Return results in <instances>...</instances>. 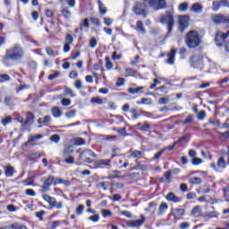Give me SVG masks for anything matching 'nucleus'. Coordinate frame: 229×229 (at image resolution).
<instances>
[{
    "instance_id": "28",
    "label": "nucleus",
    "mask_w": 229,
    "mask_h": 229,
    "mask_svg": "<svg viewBox=\"0 0 229 229\" xmlns=\"http://www.w3.org/2000/svg\"><path fill=\"white\" fill-rule=\"evenodd\" d=\"M113 68L114 64H112V61H110V57L106 56V69H107V71H112Z\"/></svg>"
},
{
    "instance_id": "8",
    "label": "nucleus",
    "mask_w": 229,
    "mask_h": 229,
    "mask_svg": "<svg viewBox=\"0 0 229 229\" xmlns=\"http://www.w3.org/2000/svg\"><path fill=\"white\" fill-rule=\"evenodd\" d=\"M55 176L50 175L47 179L44 180L43 184L41 186L40 192H47L51 191V186L55 185Z\"/></svg>"
},
{
    "instance_id": "42",
    "label": "nucleus",
    "mask_w": 229,
    "mask_h": 229,
    "mask_svg": "<svg viewBox=\"0 0 229 229\" xmlns=\"http://www.w3.org/2000/svg\"><path fill=\"white\" fill-rule=\"evenodd\" d=\"M46 51H47V54L48 55V56H58V53H55V51H53V48H51V47H47V48H46Z\"/></svg>"
},
{
    "instance_id": "13",
    "label": "nucleus",
    "mask_w": 229,
    "mask_h": 229,
    "mask_svg": "<svg viewBox=\"0 0 229 229\" xmlns=\"http://www.w3.org/2000/svg\"><path fill=\"white\" fill-rule=\"evenodd\" d=\"M190 12L192 13H203V4L195 3L191 5Z\"/></svg>"
},
{
    "instance_id": "48",
    "label": "nucleus",
    "mask_w": 229,
    "mask_h": 229,
    "mask_svg": "<svg viewBox=\"0 0 229 229\" xmlns=\"http://www.w3.org/2000/svg\"><path fill=\"white\" fill-rule=\"evenodd\" d=\"M89 221H92L93 223H98L99 221V215L95 214L88 218Z\"/></svg>"
},
{
    "instance_id": "47",
    "label": "nucleus",
    "mask_w": 229,
    "mask_h": 229,
    "mask_svg": "<svg viewBox=\"0 0 229 229\" xmlns=\"http://www.w3.org/2000/svg\"><path fill=\"white\" fill-rule=\"evenodd\" d=\"M44 216H46V211L44 210L36 213V217H38L39 221H44Z\"/></svg>"
},
{
    "instance_id": "56",
    "label": "nucleus",
    "mask_w": 229,
    "mask_h": 229,
    "mask_svg": "<svg viewBox=\"0 0 229 229\" xmlns=\"http://www.w3.org/2000/svg\"><path fill=\"white\" fill-rule=\"evenodd\" d=\"M25 194L27 196H30L31 198L37 196V193L35 192V191H33L32 189H28L25 191Z\"/></svg>"
},
{
    "instance_id": "26",
    "label": "nucleus",
    "mask_w": 229,
    "mask_h": 229,
    "mask_svg": "<svg viewBox=\"0 0 229 229\" xmlns=\"http://www.w3.org/2000/svg\"><path fill=\"white\" fill-rule=\"evenodd\" d=\"M131 157L132 158H142V157H144V152L140 150H134L131 153Z\"/></svg>"
},
{
    "instance_id": "52",
    "label": "nucleus",
    "mask_w": 229,
    "mask_h": 229,
    "mask_svg": "<svg viewBox=\"0 0 229 229\" xmlns=\"http://www.w3.org/2000/svg\"><path fill=\"white\" fill-rule=\"evenodd\" d=\"M137 105H151L150 98H141V102H137Z\"/></svg>"
},
{
    "instance_id": "40",
    "label": "nucleus",
    "mask_w": 229,
    "mask_h": 229,
    "mask_svg": "<svg viewBox=\"0 0 229 229\" xmlns=\"http://www.w3.org/2000/svg\"><path fill=\"white\" fill-rule=\"evenodd\" d=\"M112 164V159H100L98 161L99 165H110Z\"/></svg>"
},
{
    "instance_id": "32",
    "label": "nucleus",
    "mask_w": 229,
    "mask_h": 229,
    "mask_svg": "<svg viewBox=\"0 0 229 229\" xmlns=\"http://www.w3.org/2000/svg\"><path fill=\"white\" fill-rule=\"evenodd\" d=\"M90 103L93 105H103V99L99 97H95L90 99Z\"/></svg>"
},
{
    "instance_id": "9",
    "label": "nucleus",
    "mask_w": 229,
    "mask_h": 229,
    "mask_svg": "<svg viewBox=\"0 0 229 229\" xmlns=\"http://www.w3.org/2000/svg\"><path fill=\"white\" fill-rule=\"evenodd\" d=\"M229 37V30L227 33H223L221 31H217L215 37V42L218 47H222L223 44H225V40Z\"/></svg>"
},
{
    "instance_id": "54",
    "label": "nucleus",
    "mask_w": 229,
    "mask_h": 229,
    "mask_svg": "<svg viewBox=\"0 0 229 229\" xmlns=\"http://www.w3.org/2000/svg\"><path fill=\"white\" fill-rule=\"evenodd\" d=\"M65 44H72L74 42V39L72 38V36L71 34H67L65 37Z\"/></svg>"
},
{
    "instance_id": "4",
    "label": "nucleus",
    "mask_w": 229,
    "mask_h": 229,
    "mask_svg": "<svg viewBox=\"0 0 229 229\" xmlns=\"http://www.w3.org/2000/svg\"><path fill=\"white\" fill-rule=\"evenodd\" d=\"M148 8H149L148 4L146 3V0L142 2H136L132 6V12L135 15H139L146 19L148 17Z\"/></svg>"
},
{
    "instance_id": "50",
    "label": "nucleus",
    "mask_w": 229,
    "mask_h": 229,
    "mask_svg": "<svg viewBox=\"0 0 229 229\" xmlns=\"http://www.w3.org/2000/svg\"><path fill=\"white\" fill-rule=\"evenodd\" d=\"M90 22H92V24H94V26H98V27L101 26V21L98 18L91 17Z\"/></svg>"
},
{
    "instance_id": "17",
    "label": "nucleus",
    "mask_w": 229,
    "mask_h": 229,
    "mask_svg": "<svg viewBox=\"0 0 229 229\" xmlns=\"http://www.w3.org/2000/svg\"><path fill=\"white\" fill-rule=\"evenodd\" d=\"M166 199L167 201H173V203H178V201H180V198H178V196H176L174 192H169L166 195Z\"/></svg>"
},
{
    "instance_id": "3",
    "label": "nucleus",
    "mask_w": 229,
    "mask_h": 229,
    "mask_svg": "<svg viewBox=\"0 0 229 229\" xmlns=\"http://www.w3.org/2000/svg\"><path fill=\"white\" fill-rule=\"evenodd\" d=\"M157 22L166 24L168 30L167 37H171L173 27L174 26V16L173 15V12L166 11L165 14L160 15L159 20H157Z\"/></svg>"
},
{
    "instance_id": "20",
    "label": "nucleus",
    "mask_w": 229,
    "mask_h": 229,
    "mask_svg": "<svg viewBox=\"0 0 229 229\" xmlns=\"http://www.w3.org/2000/svg\"><path fill=\"white\" fill-rule=\"evenodd\" d=\"M39 157H40V153L31 152L30 154L28 155L27 160H29V162H31L33 160L38 159Z\"/></svg>"
},
{
    "instance_id": "33",
    "label": "nucleus",
    "mask_w": 229,
    "mask_h": 229,
    "mask_svg": "<svg viewBox=\"0 0 229 229\" xmlns=\"http://www.w3.org/2000/svg\"><path fill=\"white\" fill-rule=\"evenodd\" d=\"M190 183H192L193 185H199L201 183V178L199 177H193L190 179Z\"/></svg>"
},
{
    "instance_id": "6",
    "label": "nucleus",
    "mask_w": 229,
    "mask_h": 229,
    "mask_svg": "<svg viewBox=\"0 0 229 229\" xmlns=\"http://www.w3.org/2000/svg\"><path fill=\"white\" fill-rule=\"evenodd\" d=\"M190 62L193 69H199L200 71H203V69L205 68L203 64V55L201 54L193 55L191 57Z\"/></svg>"
},
{
    "instance_id": "12",
    "label": "nucleus",
    "mask_w": 229,
    "mask_h": 229,
    "mask_svg": "<svg viewBox=\"0 0 229 229\" xmlns=\"http://www.w3.org/2000/svg\"><path fill=\"white\" fill-rule=\"evenodd\" d=\"M44 136L42 134L30 135L27 142L24 143V146H30V144H33L37 142V140H40Z\"/></svg>"
},
{
    "instance_id": "59",
    "label": "nucleus",
    "mask_w": 229,
    "mask_h": 229,
    "mask_svg": "<svg viewBox=\"0 0 229 229\" xmlns=\"http://www.w3.org/2000/svg\"><path fill=\"white\" fill-rule=\"evenodd\" d=\"M10 123H12V116H6L2 120V123L4 124V126H6V124H10Z\"/></svg>"
},
{
    "instance_id": "25",
    "label": "nucleus",
    "mask_w": 229,
    "mask_h": 229,
    "mask_svg": "<svg viewBox=\"0 0 229 229\" xmlns=\"http://www.w3.org/2000/svg\"><path fill=\"white\" fill-rule=\"evenodd\" d=\"M15 173V170L13 169V166L8 165L5 168V176H7L8 178H12V176H13V174Z\"/></svg>"
},
{
    "instance_id": "43",
    "label": "nucleus",
    "mask_w": 229,
    "mask_h": 229,
    "mask_svg": "<svg viewBox=\"0 0 229 229\" xmlns=\"http://www.w3.org/2000/svg\"><path fill=\"white\" fill-rule=\"evenodd\" d=\"M64 162L65 164L72 165V164H74V157L69 156V157H65V158L64 159Z\"/></svg>"
},
{
    "instance_id": "24",
    "label": "nucleus",
    "mask_w": 229,
    "mask_h": 229,
    "mask_svg": "<svg viewBox=\"0 0 229 229\" xmlns=\"http://www.w3.org/2000/svg\"><path fill=\"white\" fill-rule=\"evenodd\" d=\"M204 217H208V219H214V217H219V213L217 211L207 212L204 215Z\"/></svg>"
},
{
    "instance_id": "23",
    "label": "nucleus",
    "mask_w": 229,
    "mask_h": 229,
    "mask_svg": "<svg viewBox=\"0 0 229 229\" xmlns=\"http://www.w3.org/2000/svg\"><path fill=\"white\" fill-rule=\"evenodd\" d=\"M52 115L54 117H62V109L60 107L55 106L52 108Z\"/></svg>"
},
{
    "instance_id": "22",
    "label": "nucleus",
    "mask_w": 229,
    "mask_h": 229,
    "mask_svg": "<svg viewBox=\"0 0 229 229\" xmlns=\"http://www.w3.org/2000/svg\"><path fill=\"white\" fill-rule=\"evenodd\" d=\"M141 90H144V87L129 88L127 89L129 94H140Z\"/></svg>"
},
{
    "instance_id": "62",
    "label": "nucleus",
    "mask_w": 229,
    "mask_h": 229,
    "mask_svg": "<svg viewBox=\"0 0 229 229\" xmlns=\"http://www.w3.org/2000/svg\"><path fill=\"white\" fill-rule=\"evenodd\" d=\"M224 196L225 198V201H229V186L224 189Z\"/></svg>"
},
{
    "instance_id": "7",
    "label": "nucleus",
    "mask_w": 229,
    "mask_h": 229,
    "mask_svg": "<svg viewBox=\"0 0 229 229\" xmlns=\"http://www.w3.org/2000/svg\"><path fill=\"white\" fill-rule=\"evenodd\" d=\"M189 21H191V18L187 15L179 16L178 23L181 33H183L189 28Z\"/></svg>"
},
{
    "instance_id": "35",
    "label": "nucleus",
    "mask_w": 229,
    "mask_h": 229,
    "mask_svg": "<svg viewBox=\"0 0 229 229\" xmlns=\"http://www.w3.org/2000/svg\"><path fill=\"white\" fill-rule=\"evenodd\" d=\"M4 81H10V75L6 73L0 74V83H4Z\"/></svg>"
},
{
    "instance_id": "39",
    "label": "nucleus",
    "mask_w": 229,
    "mask_h": 229,
    "mask_svg": "<svg viewBox=\"0 0 229 229\" xmlns=\"http://www.w3.org/2000/svg\"><path fill=\"white\" fill-rule=\"evenodd\" d=\"M191 164L192 165H200V164H203V159L199 157H193Z\"/></svg>"
},
{
    "instance_id": "63",
    "label": "nucleus",
    "mask_w": 229,
    "mask_h": 229,
    "mask_svg": "<svg viewBox=\"0 0 229 229\" xmlns=\"http://www.w3.org/2000/svg\"><path fill=\"white\" fill-rule=\"evenodd\" d=\"M158 103L159 105H167V103H169V98H160Z\"/></svg>"
},
{
    "instance_id": "21",
    "label": "nucleus",
    "mask_w": 229,
    "mask_h": 229,
    "mask_svg": "<svg viewBox=\"0 0 229 229\" xmlns=\"http://www.w3.org/2000/svg\"><path fill=\"white\" fill-rule=\"evenodd\" d=\"M191 216H193V217H199L201 216V207L196 206L191 210Z\"/></svg>"
},
{
    "instance_id": "34",
    "label": "nucleus",
    "mask_w": 229,
    "mask_h": 229,
    "mask_svg": "<svg viewBox=\"0 0 229 229\" xmlns=\"http://www.w3.org/2000/svg\"><path fill=\"white\" fill-rule=\"evenodd\" d=\"M71 153H74V149L72 148V146H68L64 150V157H67V155H71Z\"/></svg>"
},
{
    "instance_id": "27",
    "label": "nucleus",
    "mask_w": 229,
    "mask_h": 229,
    "mask_svg": "<svg viewBox=\"0 0 229 229\" xmlns=\"http://www.w3.org/2000/svg\"><path fill=\"white\" fill-rule=\"evenodd\" d=\"M98 4L100 15H105V13H106V7L105 6V4H103V2H101V0H98Z\"/></svg>"
},
{
    "instance_id": "41",
    "label": "nucleus",
    "mask_w": 229,
    "mask_h": 229,
    "mask_svg": "<svg viewBox=\"0 0 229 229\" xmlns=\"http://www.w3.org/2000/svg\"><path fill=\"white\" fill-rule=\"evenodd\" d=\"M65 117H67V119H72V117H76V110H71L66 112Z\"/></svg>"
},
{
    "instance_id": "36",
    "label": "nucleus",
    "mask_w": 229,
    "mask_h": 229,
    "mask_svg": "<svg viewBox=\"0 0 229 229\" xmlns=\"http://www.w3.org/2000/svg\"><path fill=\"white\" fill-rule=\"evenodd\" d=\"M205 117H207V113L205 112V110H201L199 113H198L197 119L199 121H204Z\"/></svg>"
},
{
    "instance_id": "58",
    "label": "nucleus",
    "mask_w": 229,
    "mask_h": 229,
    "mask_svg": "<svg viewBox=\"0 0 229 229\" xmlns=\"http://www.w3.org/2000/svg\"><path fill=\"white\" fill-rule=\"evenodd\" d=\"M96 46H98V40L96 39V38H92L89 40V47H91L92 49H94V47H96Z\"/></svg>"
},
{
    "instance_id": "18",
    "label": "nucleus",
    "mask_w": 229,
    "mask_h": 229,
    "mask_svg": "<svg viewBox=\"0 0 229 229\" xmlns=\"http://www.w3.org/2000/svg\"><path fill=\"white\" fill-rule=\"evenodd\" d=\"M61 13L64 19H67V21H69L71 19V16L72 15L71 10H69V7L63 8Z\"/></svg>"
},
{
    "instance_id": "11",
    "label": "nucleus",
    "mask_w": 229,
    "mask_h": 229,
    "mask_svg": "<svg viewBox=\"0 0 229 229\" xmlns=\"http://www.w3.org/2000/svg\"><path fill=\"white\" fill-rule=\"evenodd\" d=\"M144 221H146V218L141 215V219L130 220L127 222V226H129V228H139V226H142V225H144Z\"/></svg>"
},
{
    "instance_id": "57",
    "label": "nucleus",
    "mask_w": 229,
    "mask_h": 229,
    "mask_svg": "<svg viewBox=\"0 0 229 229\" xmlns=\"http://www.w3.org/2000/svg\"><path fill=\"white\" fill-rule=\"evenodd\" d=\"M101 212L103 217H110V216H112V211H110L109 209H102Z\"/></svg>"
},
{
    "instance_id": "14",
    "label": "nucleus",
    "mask_w": 229,
    "mask_h": 229,
    "mask_svg": "<svg viewBox=\"0 0 229 229\" xmlns=\"http://www.w3.org/2000/svg\"><path fill=\"white\" fill-rule=\"evenodd\" d=\"M175 55H176V50L172 49L171 52L167 55L168 60H166V64H169V65H174Z\"/></svg>"
},
{
    "instance_id": "45",
    "label": "nucleus",
    "mask_w": 229,
    "mask_h": 229,
    "mask_svg": "<svg viewBox=\"0 0 229 229\" xmlns=\"http://www.w3.org/2000/svg\"><path fill=\"white\" fill-rule=\"evenodd\" d=\"M140 130L141 131H148L151 130V126L148 123H144L143 125L140 126Z\"/></svg>"
},
{
    "instance_id": "31",
    "label": "nucleus",
    "mask_w": 229,
    "mask_h": 229,
    "mask_svg": "<svg viewBox=\"0 0 229 229\" xmlns=\"http://www.w3.org/2000/svg\"><path fill=\"white\" fill-rule=\"evenodd\" d=\"M73 144L75 146H85V140L83 138H76L73 140Z\"/></svg>"
},
{
    "instance_id": "64",
    "label": "nucleus",
    "mask_w": 229,
    "mask_h": 229,
    "mask_svg": "<svg viewBox=\"0 0 229 229\" xmlns=\"http://www.w3.org/2000/svg\"><path fill=\"white\" fill-rule=\"evenodd\" d=\"M21 225H19L18 223H14L11 225H9L8 227H6V229H20Z\"/></svg>"
},
{
    "instance_id": "49",
    "label": "nucleus",
    "mask_w": 229,
    "mask_h": 229,
    "mask_svg": "<svg viewBox=\"0 0 229 229\" xmlns=\"http://www.w3.org/2000/svg\"><path fill=\"white\" fill-rule=\"evenodd\" d=\"M104 24H106V26H112V24H114V19L105 17L104 18Z\"/></svg>"
},
{
    "instance_id": "38",
    "label": "nucleus",
    "mask_w": 229,
    "mask_h": 229,
    "mask_svg": "<svg viewBox=\"0 0 229 229\" xmlns=\"http://www.w3.org/2000/svg\"><path fill=\"white\" fill-rule=\"evenodd\" d=\"M137 30L138 31H141V33H146V30L144 29V24L141 21H137Z\"/></svg>"
},
{
    "instance_id": "51",
    "label": "nucleus",
    "mask_w": 229,
    "mask_h": 229,
    "mask_svg": "<svg viewBox=\"0 0 229 229\" xmlns=\"http://www.w3.org/2000/svg\"><path fill=\"white\" fill-rule=\"evenodd\" d=\"M164 153H165V149H162V150L158 151L157 153L155 154L152 160H158V158H160V157H162V155H164Z\"/></svg>"
},
{
    "instance_id": "30",
    "label": "nucleus",
    "mask_w": 229,
    "mask_h": 229,
    "mask_svg": "<svg viewBox=\"0 0 229 229\" xmlns=\"http://www.w3.org/2000/svg\"><path fill=\"white\" fill-rule=\"evenodd\" d=\"M167 208H169V207L167 206V204L165 203H161L159 206V216H162V214H165V210H167Z\"/></svg>"
},
{
    "instance_id": "10",
    "label": "nucleus",
    "mask_w": 229,
    "mask_h": 229,
    "mask_svg": "<svg viewBox=\"0 0 229 229\" xmlns=\"http://www.w3.org/2000/svg\"><path fill=\"white\" fill-rule=\"evenodd\" d=\"M89 157H93V158H96V153H94L90 149H86L81 153V158H83L84 162H87V164H92V159Z\"/></svg>"
},
{
    "instance_id": "5",
    "label": "nucleus",
    "mask_w": 229,
    "mask_h": 229,
    "mask_svg": "<svg viewBox=\"0 0 229 229\" xmlns=\"http://www.w3.org/2000/svg\"><path fill=\"white\" fill-rule=\"evenodd\" d=\"M146 4H148V8H152L154 12H158V10H165V8H167L165 0H146Z\"/></svg>"
},
{
    "instance_id": "53",
    "label": "nucleus",
    "mask_w": 229,
    "mask_h": 229,
    "mask_svg": "<svg viewBox=\"0 0 229 229\" xmlns=\"http://www.w3.org/2000/svg\"><path fill=\"white\" fill-rule=\"evenodd\" d=\"M219 8H221V2H213V12H217L219 10Z\"/></svg>"
},
{
    "instance_id": "61",
    "label": "nucleus",
    "mask_w": 229,
    "mask_h": 229,
    "mask_svg": "<svg viewBox=\"0 0 229 229\" xmlns=\"http://www.w3.org/2000/svg\"><path fill=\"white\" fill-rule=\"evenodd\" d=\"M61 103H62L63 106H71V99L63 98Z\"/></svg>"
},
{
    "instance_id": "60",
    "label": "nucleus",
    "mask_w": 229,
    "mask_h": 229,
    "mask_svg": "<svg viewBox=\"0 0 229 229\" xmlns=\"http://www.w3.org/2000/svg\"><path fill=\"white\" fill-rule=\"evenodd\" d=\"M83 210H85V206L80 205V206L76 208V214H78V216H81V214H83Z\"/></svg>"
},
{
    "instance_id": "46",
    "label": "nucleus",
    "mask_w": 229,
    "mask_h": 229,
    "mask_svg": "<svg viewBox=\"0 0 229 229\" xmlns=\"http://www.w3.org/2000/svg\"><path fill=\"white\" fill-rule=\"evenodd\" d=\"M98 185H100V187H102L104 191H106V189H108V187H110L112 183L110 182H99Z\"/></svg>"
},
{
    "instance_id": "2",
    "label": "nucleus",
    "mask_w": 229,
    "mask_h": 229,
    "mask_svg": "<svg viewBox=\"0 0 229 229\" xmlns=\"http://www.w3.org/2000/svg\"><path fill=\"white\" fill-rule=\"evenodd\" d=\"M21 58H24V48L20 45H13L11 48L6 50L4 60H21Z\"/></svg>"
},
{
    "instance_id": "55",
    "label": "nucleus",
    "mask_w": 229,
    "mask_h": 229,
    "mask_svg": "<svg viewBox=\"0 0 229 229\" xmlns=\"http://www.w3.org/2000/svg\"><path fill=\"white\" fill-rule=\"evenodd\" d=\"M33 119H35V115L32 113H27V123L25 124H28V123H33Z\"/></svg>"
},
{
    "instance_id": "19",
    "label": "nucleus",
    "mask_w": 229,
    "mask_h": 229,
    "mask_svg": "<svg viewBox=\"0 0 229 229\" xmlns=\"http://www.w3.org/2000/svg\"><path fill=\"white\" fill-rule=\"evenodd\" d=\"M218 169H226V161L224 157H221L216 163Z\"/></svg>"
},
{
    "instance_id": "16",
    "label": "nucleus",
    "mask_w": 229,
    "mask_h": 229,
    "mask_svg": "<svg viewBox=\"0 0 229 229\" xmlns=\"http://www.w3.org/2000/svg\"><path fill=\"white\" fill-rule=\"evenodd\" d=\"M172 216H174V217H180L182 216H185V209L183 208L173 209Z\"/></svg>"
},
{
    "instance_id": "1",
    "label": "nucleus",
    "mask_w": 229,
    "mask_h": 229,
    "mask_svg": "<svg viewBox=\"0 0 229 229\" xmlns=\"http://www.w3.org/2000/svg\"><path fill=\"white\" fill-rule=\"evenodd\" d=\"M201 36L197 30H190L185 37V44L189 49H196L199 46H201Z\"/></svg>"
},
{
    "instance_id": "37",
    "label": "nucleus",
    "mask_w": 229,
    "mask_h": 229,
    "mask_svg": "<svg viewBox=\"0 0 229 229\" xmlns=\"http://www.w3.org/2000/svg\"><path fill=\"white\" fill-rule=\"evenodd\" d=\"M194 122V116L190 114L186 117V119L182 122V124H191Z\"/></svg>"
},
{
    "instance_id": "15",
    "label": "nucleus",
    "mask_w": 229,
    "mask_h": 229,
    "mask_svg": "<svg viewBox=\"0 0 229 229\" xmlns=\"http://www.w3.org/2000/svg\"><path fill=\"white\" fill-rule=\"evenodd\" d=\"M121 174V171L114 170L109 172V175L107 177H103L102 180H114L117 178Z\"/></svg>"
},
{
    "instance_id": "29",
    "label": "nucleus",
    "mask_w": 229,
    "mask_h": 229,
    "mask_svg": "<svg viewBox=\"0 0 229 229\" xmlns=\"http://www.w3.org/2000/svg\"><path fill=\"white\" fill-rule=\"evenodd\" d=\"M179 12H187L189 10V3L184 2L178 6Z\"/></svg>"
},
{
    "instance_id": "44",
    "label": "nucleus",
    "mask_w": 229,
    "mask_h": 229,
    "mask_svg": "<svg viewBox=\"0 0 229 229\" xmlns=\"http://www.w3.org/2000/svg\"><path fill=\"white\" fill-rule=\"evenodd\" d=\"M50 140L55 144H58L60 142V136L58 134H54L50 137Z\"/></svg>"
}]
</instances>
